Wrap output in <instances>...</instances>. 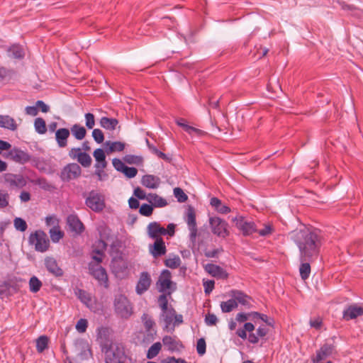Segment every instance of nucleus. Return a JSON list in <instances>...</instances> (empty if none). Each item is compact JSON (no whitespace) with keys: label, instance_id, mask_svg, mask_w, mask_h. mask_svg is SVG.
I'll list each match as a JSON object with an SVG mask.
<instances>
[{"label":"nucleus","instance_id":"1","mask_svg":"<svg viewBox=\"0 0 363 363\" xmlns=\"http://www.w3.org/2000/svg\"><path fill=\"white\" fill-rule=\"evenodd\" d=\"M289 235L299 250L301 262H312L318 258L321 240L317 231L304 228L291 232Z\"/></svg>","mask_w":363,"mask_h":363},{"label":"nucleus","instance_id":"2","mask_svg":"<svg viewBox=\"0 0 363 363\" xmlns=\"http://www.w3.org/2000/svg\"><path fill=\"white\" fill-rule=\"evenodd\" d=\"M104 354L105 363H125L127 359L125 348L121 343H114L101 350Z\"/></svg>","mask_w":363,"mask_h":363},{"label":"nucleus","instance_id":"3","mask_svg":"<svg viewBox=\"0 0 363 363\" xmlns=\"http://www.w3.org/2000/svg\"><path fill=\"white\" fill-rule=\"evenodd\" d=\"M115 312L121 318H128L132 313V308L127 297L122 294L115 295L113 300Z\"/></svg>","mask_w":363,"mask_h":363},{"label":"nucleus","instance_id":"4","mask_svg":"<svg viewBox=\"0 0 363 363\" xmlns=\"http://www.w3.org/2000/svg\"><path fill=\"white\" fill-rule=\"evenodd\" d=\"M156 285L160 292L167 293L169 296L176 290V284L172 281V274L167 269L161 272Z\"/></svg>","mask_w":363,"mask_h":363},{"label":"nucleus","instance_id":"5","mask_svg":"<svg viewBox=\"0 0 363 363\" xmlns=\"http://www.w3.org/2000/svg\"><path fill=\"white\" fill-rule=\"evenodd\" d=\"M86 205L95 212H100L105 208V196L97 191H91L89 193L85 200Z\"/></svg>","mask_w":363,"mask_h":363},{"label":"nucleus","instance_id":"6","mask_svg":"<svg viewBox=\"0 0 363 363\" xmlns=\"http://www.w3.org/2000/svg\"><path fill=\"white\" fill-rule=\"evenodd\" d=\"M29 242L35 246V250L38 252H45L50 246V241L45 233L43 231H36L29 237Z\"/></svg>","mask_w":363,"mask_h":363},{"label":"nucleus","instance_id":"7","mask_svg":"<svg viewBox=\"0 0 363 363\" xmlns=\"http://www.w3.org/2000/svg\"><path fill=\"white\" fill-rule=\"evenodd\" d=\"M162 316L165 323V329L167 331H173L176 325H178L183 322L182 315H177L173 308H169L165 311H162Z\"/></svg>","mask_w":363,"mask_h":363},{"label":"nucleus","instance_id":"8","mask_svg":"<svg viewBox=\"0 0 363 363\" xmlns=\"http://www.w3.org/2000/svg\"><path fill=\"white\" fill-rule=\"evenodd\" d=\"M212 232L219 237L225 238L229 235L228 223L219 217H212L209 219Z\"/></svg>","mask_w":363,"mask_h":363},{"label":"nucleus","instance_id":"9","mask_svg":"<svg viewBox=\"0 0 363 363\" xmlns=\"http://www.w3.org/2000/svg\"><path fill=\"white\" fill-rule=\"evenodd\" d=\"M89 271L91 275L98 281L99 284L107 289L108 287V278L106 269L99 264H89Z\"/></svg>","mask_w":363,"mask_h":363},{"label":"nucleus","instance_id":"10","mask_svg":"<svg viewBox=\"0 0 363 363\" xmlns=\"http://www.w3.org/2000/svg\"><path fill=\"white\" fill-rule=\"evenodd\" d=\"M4 183L13 188H23L26 185V179L21 174L6 173L3 175Z\"/></svg>","mask_w":363,"mask_h":363},{"label":"nucleus","instance_id":"11","mask_svg":"<svg viewBox=\"0 0 363 363\" xmlns=\"http://www.w3.org/2000/svg\"><path fill=\"white\" fill-rule=\"evenodd\" d=\"M235 226L244 235H250L257 231L254 223L248 222L242 216L235 217L233 219Z\"/></svg>","mask_w":363,"mask_h":363},{"label":"nucleus","instance_id":"12","mask_svg":"<svg viewBox=\"0 0 363 363\" xmlns=\"http://www.w3.org/2000/svg\"><path fill=\"white\" fill-rule=\"evenodd\" d=\"M80 174V167L76 163H72L63 169L61 172V177L63 180H71L77 178Z\"/></svg>","mask_w":363,"mask_h":363},{"label":"nucleus","instance_id":"13","mask_svg":"<svg viewBox=\"0 0 363 363\" xmlns=\"http://www.w3.org/2000/svg\"><path fill=\"white\" fill-rule=\"evenodd\" d=\"M175 122L179 127L189 135L203 136L206 134L204 131L189 125L188 121L185 118H178L176 119Z\"/></svg>","mask_w":363,"mask_h":363},{"label":"nucleus","instance_id":"14","mask_svg":"<svg viewBox=\"0 0 363 363\" xmlns=\"http://www.w3.org/2000/svg\"><path fill=\"white\" fill-rule=\"evenodd\" d=\"M343 319L350 320L363 315V306L357 304L350 305L343 311Z\"/></svg>","mask_w":363,"mask_h":363},{"label":"nucleus","instance_id":"15","mask_svg":"<svg viewBox=\"0 0 363 363\" xmlns=\"http://www.w3.org/2000/svg\"><path fill=\"white\" fill-rule=\"evenodd\" d=\"M151 282L150 275L147 272H142L136 285V293L139 295L143 294L150 288Z\"/></svg>","mask_w":363,"mask_h":363},{"label":"nucleus","instance_id":"16","mask_svg":"<svg viewBox=\"0 0 363 363\" xmlns=\"http://www.w3.org/2000/svg\"><path fill=\"white\" fill-rule=\"evenodd\" d=\"M148 235L153 239H162L160 238L161 235H164L167 234V230L160 226L159 223L157 222L150 223L147 228Z\"/></svg>","mask_w":363,"mask_h":363},{"label":"nucleus","instance_id":"17","mask_svg":"<svg viewBox=\"0 0 363 363\" xmlns=\"http://www.w3.org/2000/svg\"><path fill=\"white\" fill-rule=\"evenodd\" d=\"M44 264L48 271L55 277H62L63 270L58 266L56 259L53 257L45 258Z\"/></svg>","mask_w":363,"mask_h":363},{"label":"nucleus","instance_id":"18","mask_svg":"<svg viewBox=\"0 0 363 363\" xmlns=\"http://www.w3.org/2000/svg\"><path fill=\"white\" fill-rule=\"evenodd\" d=\"M149 250L155 258L164 255L167 252L166 246L162 239L156 240L153 245H150Z\"/></svg>","mask_w":363,"mask_h":363},{"label":"nucleus","instance_id":"19","mask_svg":"<svg viewBox=\"0 0 363 363\" xmlns=\"http://www.w3.org/2000/svg\"><path fill=\"white\" fill-rule=\"evenodd\" d=\"M335 352V347L331 344L325 343L316 352L314 362H319L330 357Z\"/></svg>","mask_w":363,"mask_h":363},{"label":"nucleus","instance_id":"20","mask_svg":"<svg viewBox=\"0 0 363 363\" xmlns=\"http://www.w3.org/2000/svg\"><path fill=\"white\" fill-rule=\"evenodd\" d=\"M67 223L70 230L76 234H80L83 232L84 228L78 216L75 214H71L67 216Z\"/></svg>","mask_w":363,"mask_h":363},{"label":"nucleus","instance_id":"21","mask_svg":"<svg viewBox=\"0 0 363 363\" xmlns=\"http://www.w3.org/2000/svg\"><path fill=\"white\" fill-rule=\"evenodd\" d=\"M111 331L107 328H101L99 329L98 331V341L101 347V350L104 349L105 345L107 347H109L111 345H113L115 342H112L110 339Z\"/></svg>","mask_w":363,"mask_h":363},{"label":"nucleus","instance_id":"22","mask_svg":"<svg viewBox=\"0 0 363 363\" xmlns=\"http://www.w3.org/2000/svg\"><path fill=\"white\" fill-rule=\"evenodd\" d=\"M71 155L84 167H89L91 164V157L86 153L82 152L80 148L72 149Z\"/></svg>","mask_w":363,"mask_h":363},{"label":"nucleus","instance_id":"23","mask_svg":"<svg viewBox=\"0 0 363 363\" xmlns=\"http://www.w3.org/2000/svg\"><path fill=\"white\" fill-rule=\"evenodd\" d=\"M8 157L18 163H25L30 160L29 155L19 149H13L11 150L8 155Z\"/></svg>","mask_w":363,"mask_h":363},{"label":"nucleus","instance_id":"24","mask_svg":"<svg viewBox=\"0 0 363 363\" xmlns=\"http://www.w3.org/2000/svg\"><path fill=\"white\" fill-rule=\"evenodd\" d=\"M205 270L211 276L218 279H226L228 276L223 268L213 264H206Z\"/></svg>","mask_w":363,"mask_h":363},{"label":"nucleus","instance_id":"25","mask_svg":"<svg viewBox=\"0 0 363 363\" xmlns=\"http://www.w3.org/2000/svg\"><path fill=\"white\" fill-rule=\"evenodd\" d=\"M0 128L15 131L18 129V124L15 119L9 115H0Z\"/></svg>","mask_w":363,"mask_h":363},{"label":"nucleus","instance_id":"26","mask_svg":"<svg viewBox=\"0 0 363 363\" xmlns=\"http://www.w3.org/2000/svg\"><path fill=\"white\" fill-rule=\"evenodd\" d=\"M162 342L164 346L171 352L179 351L182 347V345L174 337L166 335L163 337Z\"/></svg>","mask_w":363,"mask_h":363},{"label":"nucleus","instance_id":"27","mask_svg":"<svg viewBox=\"0 0 363 363\" xmlns=\"http://www.w3.org/2000/svg\"><path fill=\"white\" fill-rule=\"evenodd\" d=\"M141 184L149 189H157L160 184V179L155 175L146 174L142 177Z\"/></svg>","mask_w":363,"mask_h":363},{"label":"nucleus","instance_id":"28","mask_svg":"<svg viewBox=\"0 0 363 363\" xmlns=\"http://www.w3.org/2000/svg\"><path fill=\"white\" fill-rule=\"evenodd\" d=\"M269 332V329L264 325H260L257 329V333H250L248 336V340L250 343L256 344L259 342V338L265 337Z\"/></svg>","mask_w":363,"mask_h":363},{"label":"nucleus","instance_id":"29","mask_svg":"<svg viewBox=\"0 0 363 363\" xmlns=\"http://www.w3.org/2000/svg\"><path fill=\"white\" fill-rule=\"evenodd\" d=\"M147 201L154 207L162 208L167 205L166 200L156 194H147Z\"/></svg>","mask_w":363,"mask_h":363},{"label":"nucleus","instance_id":"30","mask_svg":"<svg viewBox=\"0 0 363 363\" xmlns=\"http://www.w3.org/2000/svg\"><path fill=\"white\" fill-rule=\"evenodd\" d=\"M100 125L106 130H113L118 126V121L113 118L103 116L100 119Z\"/></svg>","mask_w":363,"mask_h":363},{"label":"nucleus","instance_id":"31","mask_svg":"<svg viewBox=\"0 0 363 363\" xmlns=\"http://www.w3.org/2000/svg\"><path fill=\"white\" fill-rule=\"evenodd\" d=\"M96 161V164L95 165L96 169H104L106 166V156L104 150L102 149H96L93 154Z\"/></svg>","mask_w":363,"mask_h":363},{"label":"nucleus","instance_id":"32","mask_svg":"<svg viewBox=\"0 0 363 363\" xmlns=\"http://www.w3.org/2000/svg\"><path fill=\"white\" fill-rule=\"evenodd\" d=\"M164 264L166 267L171 269H176L181 264V259L178 255H170L164 260Z\"/></svg>","mask_w":363,"mask_h":363},{"label":"nucleus","instance_id":"33","mask_svg":"<svg viewBox=\"0 0 363 363\" xmlns=\"http://www.w3.org/2000/svg\"><path fill=\"white\" fill-rule=\"evenodd\" d=\"M231 296L233 298V299L236 300L237 303H240L244 306L249 304L250 298L240 291H232Z\"/></svg>","mask_w":363,"mask_h":363},{"label":"nucleus","instance_id":"34","mask_svg":"<svg viewBox=\"0 0 363 363\" xmlns=\"http://www.w3.org/2000/svg\"><path fill=\"white\" fill-rule=\"evenodd\" d=\"M238 307L236 300L231 299L220 303V308L223 313H230Z\"/></svg>","mask_w":363,"mask_h":363},{"label":"nucleus","instance_id":"35","mask_svg":"<svg viewBox=\"0 0 363 363\" xmlns=\"http://www.w3.org/2000/svg\"><path fill=\"white\" fill-rule=\"evenodd\" d=\"M75 347L77 351H80L79 356L82 359H87L91 356V350L87 344L80 342L77 344Z\"/></svg>","mask_w":363,"mask_h":363},{"label":"nucleus","instance_id":"36","mask_svg":"<svg viewBox=\"0 0 363 363\" xmlns=\"http://www.w3.org/2000/svg\"><path fill=\"white\" fill-rule=\"evenodd\" d=\"M9 52L11 57L16 59H23L25 53L23 48L18 45H13L10 47Z\"/></svg>","mask_w":363,"mask_h":363},{"label":"nucleus","instance_id":"37","mask_svg":"<svg viewBox=\"0 0 363 363\" xmlns=\"http://www.w3.org/2000/svg\"><path fill=\"white\" fill-rule=\"evenodd\" d=\"M34 128L35 131L40 135H43L47 131V125L45 120L43 118L39 117L35 119Z\"/></svg>","mask_w":363,"mask_h":363},{"label":"nucleus","instance_id":"38","mask_svg":"<svg viewBox=\"0 0 363 363\" xmlns=\"http://www.w3.org/2000/svg\"><path fill=\"white\" fill-rule=\"evenodd\" d=\"M142 321L143 323L145 330L151 335H153L152 328L155 323L152 320V317L147 313H144L142 316Z\"/></svg>","mask_w":363,"mask_h":363},{"label":"nucleus","instance_id":"39","mask_svg":"<svg viewBox=\"0 0 363 363\" xmlns=\"http://www.w3.org/2000/svg\"><path fill=\"white\" fill-rule=\"evenodd\" d=\"M299 272L303 280H306L311 274V265L308 262H302L299 267Z\"/></svg>","mask_w":363,"mask_h":363},{"label":"nucleus","instance_id":"40","mask_svg":"<svg viewBox=\"0 0 363 363\" xmlns=\"http://www.w3.org/2000/svg\"><path fill=\"white\" fill-rule=\"evenodd\" d=\"M42 286V282L38 277L33 276L29 280V289L33 293H36L40 291Z\"/></svg>","mask_w":363,"mask_h":363},{"label":"nucleus","instance_id":"41","mask_svg":"<svg viewBox=\"0 0 363 363\" xmlns=\"http://www.w3.org/2000/svg\"><path fill=\"white\" fill-rule=\"evenodd\" d=\"M76 294L82 303L89 307L91 302V296L89 293L84 290L79 289L76 292Z\"/></svg>","mask_w":363,"mask_h":363},{"label":"nucleus","instance_id":"42","mask_svg":"<svg viewBox=\"0 0 363 363\" xmlns=\"http://www.w3.org/2000/svg\"><path fill=\"white\" fill-rule=\"evenodd\" d=\"M162 348V344L159 342L154 343L147 350V358L152 359L156 357Z\"/></svg>","mask_w":363,"mask_h":363},{"label":"nucleus","instance_id":"43","mask_svg":"<svg viewBox=\"0 0 363 363\" xmlns=\"http://www.w3.org/2000/svg\"><path fill=\"white\" fill-rule=\"evenodd\" d=\"M106 145L111 152L122 151L125 147V143L122 142H106Z\"/></svg>","mask_w":363,"mask_h":363},{"label":"nucleus","instance_id":"44","mask_svg":"<svg viewBox=\"0 0 363 363\" xmlns=\"http://www.w3.org/2000/svg\"><path fill=\"white\" fill-rule=\"evenodd\" d=\"M50 236L52 242H57L62 238L64 233L61 231L58 228L53 227L50 230Z\"/></svg>","mask_w":363,"mask_h":363},{"label":"nucleus","instance_id":"45","mask_svg":"<svg viewBox=\"0 0 363 363\" xmlns=\"http://www.w3.org/2000/svg\"><path fill=\"white\" fill-rule=\"evenodd\" d=\"M72 136H86V130L80 124H74L71 128Z\"/></svg>","mask_w":363,"mask_h":363},{"label":"nucleus","instance_id":"46","mask_svg":"<svg viewBox=\"0 0 363 363\" xmlns=\"http://www.w3.org/2000/svg\"><path fill=\"white\" fill-rule=\"evenodd\" d=\"M48 339L46 336H40L36 340V348L38 352H42L47 347Z\"/></svg>","mask_w":363,"mask_h":363},{"label":"nucleus","instance_id":"47","mask_svg":"<svg viewBox=\"0 0 363 363\" xmlns=\"http://www.w3.org/2000/svg\"><path fill=\"white\" fill-rule=\"evenodd\" d=\"M186 223L189 228L196 226V215L194 209L189 208L187 211Z\"/></svg>","mask_w":363,"mask_h":363},{"label":"nucleus","instance_id":"48","mask_svg":"<svg viewBox=\"0 0 363 363\" xmlns=\"http://www.w3.org/2000/svg\"><path fill=\"white\" fill-rule=\"evenodd\" d=\"M13 225L15 228L21 232H24L27 229L26 222L21 218H16L13 220Z\"/></svg>","mask_w":363,"mask_h":363},{"label":"nucleus","instance_id":"49","mask_svg":"<svg viewBox=\"0 0 363 363\" xmlns=\"http://www.w3.org/2000/svg\"><path fill=\"white\" fill-rule=\"evenodd\" d=\"M85 125L87 129H93L95 125V116L91 113H86L84 115Z\"/></svg>","mask_w":363,"mask_h":363},{"label":"nucleus","instance_id":"50","mask_svg":"<svg viewBox=\"0 0 363 363\" xmlns=\"http://www.w3.org/2000/svg\"><path fill=\"white\" fill-rule=\"evenodd\" d=\"M106 246V243L104 241L99 240L95 242V244L93 246L94 252H96L97 254H104V252L105 251Z\"/></svg>","mask_w":363,"mask_h":363},{"label":"nucleus","instance_id":"51","mask_svg":"<svg viewBox=\"0 0 363 363\" xmlns=\"http://www.w3.org/2000/svg\"><path fill=\"white\" fill-rule=\"evenodd\" d=\"M174 194L179 202H184L188 199V196L186 195L184 191L179 187H177L174 189Z\"/></svg>","mask_w":363,"mask_h":363},{"label":"nucleus","instance_id":"52","mask_svg":"<svg viewBox=\"0 0 363 363\" xmlns=\"http://www.w3.org/2000/svg\"><path fill=\"white\" fill-rule=\"evenodd\" d=\"M152 206L146 203L143 204L139 210L140 213L145 216H150L152 213Z\"/></svg>","mask_w":363,"mask_h":363},{"label":"nucleus","instance_id":"53","mask_svg":"<svg viewBox=\"0 0 363 363\" xmlns=\"http://www.w3.org/2000/svg\"><path fill=\"white\" fill-rule=\"evenodd\" d=\"M338 4L342 10L350 11L352 14H354L357 11H359V9L355 6L352 4H348L345 1H340Z\"/></svg>","mask_w":363,"mask_h":363},{"label":"nucleus","instance_id":"54","mask_svg":"<svg viewBox=\"0 0 363 363\" xmlns=\"http://www.w3.org/2000/svg\"><path fill=\"white\" fill-rule=\"evenodd\" d=\"M206 341L203 338H200L197 341L196 350L199 355H203L206 352Z\"/></svg>","mask_w":363,"mask_h":363},{"label":"nucleus","instance_id":"55","mask_svg":"<svg viewBox=\"0 0 363 363\" xmlns=\"http://www.w3.org/2000/svg\"><path fill=\"white\" fill-rule=\"evenodd\" d=\"M125 161L129 164H140L143 163V157L140 156L127 155L125 157Z\"/></svg>","mask_w":363,"mask_h":363},{"label":"nucleus","instance_id":"56","mask_svg":"<svg viewBox=\"0 0 363 363\" xmlns=\"http://www.w3.org/2000/svg\"><path fill=\"white\" fill-rule=\"evenodd\" d=\"M159 305L162 311L168 310L167 294H162L158 298Z\"/></svg>","mask_w":363,"mask_h":363},{"label":"nucleus","instance_id":"57","mask_svg":"<svg viewBox=\"0 0 363 363\" xmlns=\"http://www.w3.org/2000/svg\"><path fill=\"white\" fill-rule=\"evenodd\" d=\"M9 205V194L0 191V208L6 207Z\"/></svg>","mask_w":363,"mask_h":363},{"label":"nucleus","instance_id":"58","mask_svg":"<svg viewBox=\"0 0 363 363\" xmlns=\"http://www.w3.org/2000/svg\"><path fill=\"white\" fill-rule=\"evenodd\" d=\"M205 322L208 325H216L218 322V318L216 315L208 313L206 315Z\"/></svg>","mask_w":363,"mask_h":363},{"label":"nucleus","instance_id":"59","mask_svg":"<svg viewBox=\"0 0 363 363\" xmlns=\"http://www.w3.org/2000/svg\"><path fill=\"white\" fill-rule=\"evenodd\" d=\"M123 173L128 177V178H133L136 176L138 173V170L135 167H130L126 166L125 168H124Z\"/></svg>","mask_w":363,"mask_h":363},{"label":"nucleus","instance_id":"60","mask_svg":"<svg viewBox=\"0 0 363 363\" xmlns=\"http://www.w3.org/2000/svg\"><path fill=\"white\" fill-rule=\"evenodd\" d=\"M273 228L270 224L264 225V228L260 230H257L259 235L261 236H267L272 233Z\"/></svg>","mask_w":363,"mask_h":363},{"label":"nucleus","instance_id":"61","mask_svg":"<svg viewBox=\"0 0 363 363\" xmlns=\"http://www.w3.org/2000/svg\"><path fill=\"white\" fill-rule=\"evenodd\" d=\"M87 328V320L86 319H80L76 325V329L79 333H84Z\"/></svg>","mask_w":363,"mask_h":363},{"label":"nucleus","instance_id":"62","mask_svg":"<svg viewBox=\"0 0 363 363\" xmlns=\"http://www.w3.org/2000/svg\"><path fill=\"white\" fill-rule=\"evenodd\" d=\"M38 111L40 110L43 113H48L50 110L49 106L43 101L38 100L35 103Z\"/></svg>","mask_w":363,"mask_h":363},{"label":"nucleus","instance_id":"63","mask_svg":"<svg viewBox=\"0 0 363 363\" xmlns=\"http://www.w3.org/2000/svg\"><path fill=\"white\" fill-rule=\"evenodd\" d=\"M113 165L116 170L121 172H123L124 168L126 167V165L119 159H113Z\"/></svg>","mask_w":363,"mask_h":363},{"label":"nucleus","instance_id":"64","mask_svg":"<svg viewBox=\"0 0 363 363\" xmlns=\"http://www.w3.org/2000/svg\"><path fill=\"white\" fill-rule=\"evenodd\" d=\"M133 195L139 199H145L147 200V196L145 191H143L142 189H140V187H137L136 189H135L134 191H133Z\"/></svg>","mask_w":363,"mask_h":363}]
</instances>
